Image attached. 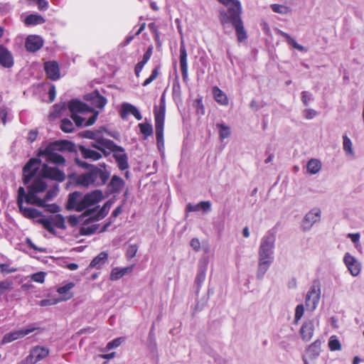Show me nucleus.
Returning a JSON list of instances; mask_svg holds the SVG:
<instances>
[{"label":"nucleus","mask_w":364,"mask_h":364,"mask_svg":"<svg viewBox=\"0 0 364 364\" xmlns=\"http://www.w3.org/2000/svg\"><path fill=\"white\" fill-rule=\"evenodd\" d=\"M111 203L109 201L106 202L103 206L97 211V214L92 217V220L98 221L104 218L109 213L111 208Z\"/></svg>","instance_id":"4c0bfd02"},{"label":"nucleus","mask_w":364,"mask_h":364,"mask_svg":"<svg viewBox=\"0 0 364 364\" xmlns=\"http://www.w3.org/2000/svg\"><path fill=\"white\" fill-rule=\"evenodd\" d=\"M213 94L215 101L221 105H228V98L225 93L217 86L213 87Z\"/></svg>","instance_id":"2f4dec72"},{"label":"nucleus","mask_w":364,"mask_h":364,"mask_svg":"<svg viewBox=\"0 0 364 364\" xmlns=\"http://www.w3.org/2000/svg\"><path fill=\"white\" fill-rule=\"evenodd\" d=\"M44 68L46 73V75L49 79L56 80L60 78V69L57 62H46L45 63Z\"/></svg>","instance_id":"393cba45"},{"label":"nucleus","mask_w":364,"mask_h":364,"mask_svg":"<svg viewBox=\"0 0 364 364\" xmlns=\"http://www.w3.org/2000/svg\"><path fill=\"white\" fill-rule=\"evenodd\" d=\"M80 152L82 157L86 159H90L92 161H97L102 159V154L101 152L92 150L90 148H87L84 146L79 147Z\"/></svg>","instance_id":"cd10ccee"},{"label":"nucleus","mask_w":364,"mask_h":364,"mask_svg":"<svg viewBox=\"0 0 364 364\" xmlns=\"http://www.w3.org/2000/svg\"><path fill=\"white\" fill-rule=\"evenodd\" d=\"M287 43L289 45H291L292 47H294V48L298 50H300V51H305L306 50L305 48L303 46H301V45L298 44L296 43V41L294 38H292L291 37L290 39H289L287 41Z\"/></svg>","instance_id":"e2e57ef3"},{"label":"nucleus","mask_w":364,"mask_h":364,"mask_svg":"<svg viewBox=\"0 0 364 364\" xmlns=\"http://www.w3.org/2000/svg\"><path fill=\"white\" fill-rule=\"evenodd\" d=\"M328 347L332 351L339 350L341 349L340 341L336 336H332L330 337L328 341Z\"/></svg>","instance_id":"c03bdc74"},{"label":"nucleus","mask_w":364,"mask_h":364,"mask_svg":"<svg viewBox=\"0 0 364 364\" xmlns=\"http://www.w3.org/2000/svg\"><path fill=\"white\" fill-rule=\"evenodd\" d=\"M97 230V228L95 226H91V227H83L81 229V232L84 235H91L94 233Z\"/></svg>","instance_id":"338daca9"},{"label":"nucleus","mask_w":364,"mask_h":364,"mask_svg":"<svg viewBox=\"0 0 364 364\" xmlns=\"http://www.w3.org/2000/svg\"><path fill=\"white\" fill-rule=\"evenodd\" d=\"M26 243L27 245H28V247L37 252H46V248L44 247H37L32 241L31 239H26Z\"/></svg>","instance_id":"680f3d73"},{"label":"nucleus","mask_w":364,"mask_h":364,"mask_svg":"<svg viewBox=\"0 0 364 364\" xmlns=\"http://www.w3.org/2000/svg\"><path fill=\"white\" fill-rule=\"evenodd\" d=\"M0 65L6 68H10L14 65V58L11 53L1 45H0Z\"/></svg>","instance_id":"a878e982"},{"label":"nucleus","mask_w":364,"mask_h":364,"mask_svg":"<svg viewBox=\"0 0 364 364\" xmlns=\"http://www.w3.org/2000/svg\"><path fill=\"white\" fill-rule=\"evenodd\" d=\"M347 237L351 240V241L355 244V247L358 246L360 237L359 233H348Z\"/></svg>","instance_id":"69168bd1"},{"label":"nucleus","mask_w":364,"mask_h":364,"mask_svg":"<svg viewBox=\"0 0 364 364\" xmlns=\"http://www.w3.org/2000/svg\"><path fill=\"white\" fill-rule=\"evenodd\" d=\"M121 343H122V338H115V339L112 340V341L109 342L107 344V347L106 348L108 350L116 348H117L118 346H120Z\"/></svg>","instance_id":"13d9d810"},{"label":"nucleus","mask_w":364,"mask_h":364,"mask_svg":"<svg viewBox=\"0 0 364 364\" xmlns=\"http://www.w3.org/2000/svg\"><path fill=\"white\" fill-rule=\"evenodd\" d=\"M68 107L72 113V119L77 127L92 125L100 113V111H94L92 108L78 100H71Z\"/></svg>","instance_id":"f03ea898"},{"label":"nucleus","mask_w":364,"mask_h":364,"mask_svg":"<svg viewBox=\"0 0 364 364\" xmlns=\"http://www.w3.org/2000/svg\"><path fill=\"white\" fill-rule=\"evenodd\" d=\"M301 102L303 104L307 107L309 105V102L314 100L313 95L307 91H303L301 92Z\"/></svg>","instance_id":"864d4df0"},{"label":"nucleus","mask_w":364,"mask_h":364,"mask_svg":"<svg viewBox=\"0 0 364 364\" xmlns=\"http://www.w3.org/2000/svg\"><path fill=\"white\" fill-rule=\"evenodd\" d=\"M74 286H75L74 283L70 282V283L65 284V286H63L58 289L57 291L60 294H68V296L64 297L62 300L65 301V300L70 299L73 296V294H70L69 291L71 289H73L74 287Z\"/></svg>","instance_id":"ea45409f"},{"label":"nucleus","mask_w":364,"mask_h":364,"mask_svg":"<svg viewBox=\"0 0 364 364\" xmlns=\"http://www.w3.org/2000/svg\"><path fill=\"white\" fill-rule=\"evenodd\" d=\"M138 250V247L136 245H130L129 247L127 248V252H126V257L127 259H130L133 258Z\"/></svg>","instance_id":"5fc2aeb1"},{"label":"nucleus","mask_w":364,"mask_h":364,"mask_svg":"<svg viewBox=\"0 0 364 364\" xmlns=\"http://www.w3.org/2000/svg\"><path fill=\"white\" fill-rule=\"evenodd\" d=\"M73 181L77 186L85 188L93 187V182L90 170L81 173L73 175L71 176Z\"/></svg>","instance_id":"4be33fe9"},{"label":"nucleus","mask_w":364,"mask_h":364,"mask_svg":"<svg viewBox=\"0 0 364 364\" xmlns=\"http://www.w3.org/2000/svg\"><path fill=\"white\" fill-rule=\"evenodd\" d=\"M318 112L313 109H306L304 110V115L307 119H312L317 116Z\"/></svg>","instance_id":"bf43d9fd"},{"label":"nucleus","mask_w":364,"mask_h":364,"mask_svg":"<svg viewBox=\"0 0 364 364\" xmlns=\"http://www.w3.org/2000/svg\"><path fill=\"white\" fill-rule=\"evenodd\" d=\"M46 273L43 272H39L31 275V280L38 282V283H43L45 280Z\"/></svg>","instance_id":"6e6d98bb"},{"label":"nucleus","mask_w":364,"mask_h":364,"mask_svg":"<svg viewBox=\"0 0 364 364\" xmlns=\"http://www.w3.org/2000/svg\"><path fill=\"white\" fill-rule=\"evenodd\" d=\"M41 173L44 178L58 182H63L65 179V174L63 171L58 168L50 166L47 164L42 165Z\"/></svg>","instance_id":"4468645a"},{"label":"nucleus","mask_w":364,"mask_h":364,"mask_svg":"<svg viewBox=\"0 0 364 364\" xmlns=\"http://www.w3.org/2000/svg\"><path fill=\"white\" fill-rule=\"evenodd\" d=\"M139 127L141 134L146 137L151 136L153 134L152 125L149 123H140Z\"/></svg>","instance_id":"37998d69"},{"label":"nucleus","mask_w":364,"mask_h":364,"mask_svg":"<svg viewBox=\"0 0 364 364\" xmlns=\"http://www.w3.org/2000/svg\"><path fill=\"white\" fill-rule=\"evenodd\" d=\"M23 202L26 203V191L23 187H19L18 189V196L16 203L19 208L20 213L26 218L33 219L41 215V212L33 208H27L23 205Z\"/></svg>","instance_id":"f8f14e48"},{"label":"nucleus","mask_w":364,"mask_h":364,"mask_svg":"<svg viewBox=\"0 0 364 364\" xmlns=\"http://www.w3.org/2000/svg\"><path fill=\"white\" fill-rule=\"evenodd\" d=\"M18 270L16 267H11L9 263L0 264V271L2 274H7L16 272Z\"/></svg>","instance_id":"603ef678"},{"label":"nucleus","mask_w":364,"mask_h":364,"mask_svg":"<svg viewBox=\"0 0 364 364\" xmlns=\"http://www.w3.org/2000/svg\"><path fill=\"white\" fill-rule=\"evenodd\" d=\"M206 268L205 267H200L198 268L197 275L196 277V283L198 285H200L205 279Z\"/></svg>","instance_id":"09e8293b"},{"label":"nucleus","mask_w":364,"mask_h":364,"mask_svg":"<svg viewBox=\"0 0 364 364\" xmlns=\"http://www.w3.org/2000/svg\"><path fill=\"white\" fill-rule=\"evenodd\" d=\"M272 262L271 261L259 259L257 271V278L258 279L261 280L263 279Z\"/></svg>","instance_id":"f704fd0d"},{"label":"nucleus","mask_w":364,"mask_h":364,"mask_svg":"<svg viewBox=\"0 0 364 364\" xmlns=\"http://www.w3.org/2000/svg\"><path fill=\"white\" fill-rule=\"evenodd\" d=\"M13 288V282L9 280H4L0 282V297L6 291L11 290Z\"/></svg>","instance_id":"de8ad7c7"},{"label":"nucleus","mask_w":364,"mask_h":364,"mask_svg":"<svg viewBox=\"0 0 364 364\" xmlns=\"http://www.w3.org/2000/svg\"><path fill=\"white\" fill-rule=\"evenodd\" d=\"M49 232L55 235V230L54 226L60 229H65V218L62 215L57 214L50 215L47 218H40L37 220Z\"/></svg>","instance_id":"9b49d317"},{"label":"nucleus","mask_w":364,"mask_h":364,"mask_svg":"<svg viewBox=\"0 0 364 364\" xmlns=\"http://www.w3.org/2000/svg\"><path fill=\"white\" fill-rule=\"evenodd\" d=\"M43 45V40L39 36H28L26 40L25 46L28 51L36 52Z\"/></svg>","instance_id":"5701e85b"},{"label":"nucleus","mask_w":364,"mask_h":364,"mask_svg":"<svg viewBox=\"0 0 364 364\" xmlns=\"http://www.w3.org/2000/svg\"><path fill=\"white\" fill-rule=\"evenodd\" d=\"M272 11L275 13L280 14H288L291 13V9L289 6L274 4L271 5Z\"/></svg>","instance_id":"79ce46f5"},{"label":"nucleus","mask_w":364,"mask_h":364,"mask_svg":"<svg viewBox=\"0 0 364 364\" xmlns=\"http://www.w3.org/2000/svg\"><path fill=\"white\" fill-rule=\"evenodd\" d=\"M48 354V348L36 346L31 349L29 355L25 358V362L27 364H35L47 357Z\"/></svg>","instance_id":"ddd939ff"},{"label":"nucleus","mask_w":364,"mask_h":364,"mask_svg":"<svg viewBox=\"0 0 364 364\" xmlns=\"http://www.w3.org/2000/svg\"><path fill=\"white\" fill-rule=\"evenodd\" d=\"M318 324V321L311 319L307 320L302 324L301 328H300V335L301 336V338L304 341H309L313 335L315 330L316 325Z\"/></svg>","instance_id":"6ab92c4d"},{"label":"nucleus","mask_w":364,"mask_h":364,"mask_svg":"<svg viewBox=\"0 0 364 364\" xmlns=\"http://www.w3.org/2000/svg\"><path fill=\"white\" fill-rule=\"evenodd\" d=\"M180 67L182 73L183 80L186 82L188 80V62H187V50L183 41H181L180 44Z\"/></svg>","instance_id":"412c9836"},{"label":"nucleus","mask_w":364,"mask_h":364,"mask_svg":"<svg viewBox=\"0 0 364 364\" xmlns=\"http://www.w3.org/2000/svg\"><path fill=\"white\" fill-rule=\"evenodd\" d=\"M132 270V267H124V268H117L115 267L112 269L110 274V279L112 281L118 280L122 278L126 274L131 272Z\"/></svg>","instance_id":"c9c22d12"},{"label":"nucleus","mask_w":364,"mask_h":364,"mask_svg":"<svg viewBox=\"0 0 364 364\" xmlns=\"http://www.w3.org/2000/svg\"><path fill=\"white\" fill-rule=\"evenodd\" d=\"M81 136L86 139H95L97 140L100 137H102L100 136V131H91V130H86L81 133Z\"/></svg>","instance_id":"49530a36"},{"label":"nucleus","mask_w":364,"mask_h":364,"mask_svg":"<svg viewBox=\"0 0 364 364\" xmlns=\"http://www.w3.org/2000/svg\"><path fill=\"white\" fill-rule=\"evenodd\" d=\"M74 144L68 141H56L48 144L45 149H40L38 156L44 157L48 163L57 166L64 165L65 158L59 154L65 151H73Z\"/></svg>","instance_id":"7ed1b4c3"},{"label":"nucleus","mask_w":364,"mask_h":364,"mask_svg":"<svg viewBox=\"0 0 364 364\" xmlns=\"http://www.w3.org/2000/svg\"><path fill=\"white\" fill-rule=\"evenodd\" d=\"M41 160L36 158L31 159L23 168V183L28 184L31 178L36 175L37 171L39 169Z\"/></svg>","instance_id":"2eb2a0df"},{"label":"nucleus","mask_w":364,"mask_h":364,"mask_svg":"<svg viewBox=\"0 0 364 364\" xmlns=\"http://www.w3.org/2000/svg\"><path fill=\"white\" fill-rule=\"evenodd\" d=\"M321 298V286L318 281H314L305 298V305L308 310L314 311L318 306Z\"/></svg>","instance_id":"9d476101"},{"label":"nucleus","mask_w":364,"mask_h":364,"mask_svg":"<svg viewBox=\"0 0 364 364\" xmlns=\"http://www.w3.org/2000/svg\"><path fill=\"white\" fill-rule=\"evenodd\" d=\"M100 143L106 146L107 149L113 152V157L121 171L126 170L129 168L128 156L122 146L117 145L110 139H101Z\"/></svg>","instance_id":"423d86ee"},{"label":"nucleus","mask_w":364,"mask_h":364,"mask_svg":"<svg viewBox=\"0 0 364 364\" xmlns=\"http://www.w3.org/2000/svg\"><path fill=\"white\" fill-rule=\"evenodd\" d=\"M217 127L219 128V136L221 140L228 138L230 136V129L224 124H218Z\"/></svg>","instance_id":"a19ab883"},{"label":"nucleus","mask_w":364,"mask_h":364,"mask_svg":"<svg viewBox=\"0 0 364 364\" xmlns=\"http://www.w3.org/2000/svg\"><path fill=\"white\" fill-rule=\"evenodd\" d=\"M275 246V237L272 234H267L261 239L259 247V259L274 261V250Z\"/></svg>","instance_id":"6e6552de"},{"label":"nucleus","mask_w":364,"mask_h":364,"mask_svg":"<svg viewBox=\"0 0 364 364\" xmlns=\"http://www.w3.org/2000/svg\"><path fill=\"white\" fill-rule=\"evenodd\" d=\"M200 209H202L204 212H208L211 208V203L210 201H202L199 203Z\"/></svg>","instance_id":"774afa93"},{"label":"nucleus","mask_w":364,"mask_h":364,"mask_svg":"<svg viewBox=\"0 0 364 364\" xmlns=\"http://www.w3.org/2000/svg\"><path fill=\"white\" fill-rule=\"evenodd\" d=\"M220 4H223L228 9H225L226 14H232L238 11L242 10V6L239 0H218Z\"/></svg>","instance_id":"c85d7f7f"},{"label":"nucleus","mask_w":364,"mask_h":364,"mask_svg":"<svg viewBox=\"0 0 364 364\" xmlns=\"http://www.w3.org/2000/svg\"><path fill=\"white\" fill-rule=\"evenodd\" d=\"M124 181L117 175H114L109 181L107 187L111 193H119L124 187Z\"/></svg>","instance_id":"bb28decb"},{"label":"nucleus","mask_w":364,"mask_h":364,"mask_svg":"<svg viewBox=\"0 0 364 364\" xmlns=\"http://www.w3.org/2000/svg\"><path fill=\"white\" fill-rule=\"evenodd\" d=\"M159 71L158 68H155L152 70L151 75L148 77L142 84L143 86H147L151 82H153L158 76Z\"/></svg>","instance_id":"4d7b16f0"},{"label":"nucleus","mask_w":364,"mask_h":364,"mask_svg":"<svg viewBox=\"0 0 364 364\" xmlns=\"http://www.w3.org/2000/svg\"><path fill=\"white\" fill-rule=\"evenodd\" d=\"M306 168L308 172L311 174H316L320 171L321 168V163L318 159H312L308 161Z\"/></svg>","instance_id":"e433bc0d"},{"label":"nucleus","mask_w":364,"mask_h":364,"mask_svg":"<svg viewBox=\"0 0 364 364\" xmlns=\"http://www.w3.org/2000/svg\"><path fill=\"white\" fill-rule=\"evenodd\" d=\"M85 100L90 102L92 107L98 108L100 110H102L107 102V99L102 96L97 90L86 95Z\"/></svg>","instance_id":"a211bd4d"},{"label":"nucleus","mask_w":364,"mask_h":364,"mask_svg":"<svg viewBox=\"0 0 364 364\" xmlns=\"http://www.w3.org/2000/svg\"><path fill=\"white\" fill-rule=\"evenodd\" d=\"M45 21V18L41 15L32 14L27 16L24 20V23L27 26H36L43 24Z\"/></svg>","instance_id":"72a5a7b5"},{"label":"nucleus","mask_w":364,"mask_h":364,"mask_svg":"<svg viewBox=\"0 0 364 364\" xmlns=\"http://www.w3.org/2000/svg\"><path fill=\"white\" fill-rule=\"evenodd\" d=\"M90 171L93 180V187L105 185L110 176V173L107 171L105 163L98 166H92Z\"/></svg>","instance_id":"1a4fd4ad"},{"label":"nucleus","mask_w":364,"mask_h":364,"mask_svg":"<svg viewBox=\"0 0 364 364\" xmlns=\"http://www.w3.org/2000/svg\"><path fill=\"white\" fill-rule=\"evenodd\" d=\"M132 114L137 120H141L142 116L139 109L132 104L124 102L122 105L120 115L122 119H125L127 116Z\"/></svg>","instance_id":"b1692460"},{"label":"nucleus","mask_w":364,"mask_h":364,"mask_svg":"<svg viewBox=\"0 0 364 364\" xmlns=\"http://www.w3.org/2000/svg\"><path fill=\"white\" fill-rule=\"evenodd\" d=\"M304 313V307L303 304H299L296 306L295 309V314H294V323L298 324L299 321L303 316Z\"/></svg>","instance_id":"3c124183"},{"label":"nucleus","mask_w":364,"mask_h":364,"mask_svg":"<svg viewBox=\"0 0 364 364\" xmlns=\"http://www.w3.org/2000/svg\"><path fill=\"white\" fill-rule=\"evenodd\" d=\"M35 1L40 11H46L48 9V1L47 0H36Z\"/></svg>","instance_id":"052dcab7"},{"label":"nucleus","mask_w":364,"mask_h":364,"mask_svg":"<svg viewBox=\"0 0 364 364\" xmlns=\"http://www.w3.org/2000/svg\"><path fill=\"white\" fill-rule=\"evenodd\" d=\"M343 149L347 155L354 156V151L353 149V144L350 138L344 135L343 136Z\"/></svg>","instance_id":"58836bf2"},{"label":"nucleus","mask_w":364,"mask_h":364,"mask_svg":"<svg viewBox=\"0 0 364 364\" xmlns=\"http://www.w3.org/2000/svg\"><path fill=\"white\" fill-rule=\"evenodd\" d=\"M102 198L103 193L100 190H95L85 195L79 191H75L69 194L67 208L77 212L86 210L85 215H90L98 208L97 205Z\"/></svg>","instance_id":"f257e3e1"},{"label":"nucleus","mask_w":364,"mask_h":364,"mask_svg":"<svg viewBox=\"0 0 364 364\" xmlns=\"http://www.w3.org/2000/svg\"><path fill=\"white\" fill-rule=\"evenodd\" d=\"M152 54V47H149L143 55V59L139 61L135 66L134 72L136 77H139L144 66L149 60Z\"/></svg>","instance_id":"7c9ffc66"},{"label":"nucleus","mask_w":364,"mask_h":364,"mask_svg":"<svg viewBox=\"0 0 364 364\" xmlns=\"http://www.w3.org/2000/svg\"><path fill=\"white\" fill-rule=\"evenodd\" d=\"M47 187V184L42 178H36L28 186V193H26V203L38 207L45 206V200L38 198L37 194L43 193Z\"/></svg>","instance_id":"39448f33"},{"label":"nucleus","mask_w":364,"mask_h":364,"mask_svg":"<svg viewBox=\"0 0 364 364\" xmlns=\"http://www.w3.org/2000/svg\"><path fill=\"white\" fill-rule=\"evenodd\" d=\"M321 341L320 340L315 341L311 344L307 349V355L311 359H314L318 356L321 352Z\"/></svg>","instance_id":"473e14b6"},{"label":"nucleus","mask_w":364,"mask_h":364,"mask_svg":"<svg viewBox=\"0 0 364 364\" xmlns=\"http://www.w3.org/2000/svg\"><path fill=\"white\" fill-rule=\"evenodd\" d=\"M101 139H106L104 137H100L98 139L95 140V142H92L90 144V146L92 147H94L96 149H97L100 152H101V154H104L105 156H107V152L105 151V149H107L106 146H103L100 141H101Z\"/></svg>","instance_id":"8fccbe9b"},{"label":"nucleus","mask_w":364,"mask_h":364,"mask_svg":"<svg viewBox=\"0 0 364 364\" xmlns=\"http://www.w3.org/2000/svg\"><path fill=\"white\" fill-rule=\"evenodd\" d=\"M343 262L350 274L353 277L358 276L361 271V265L358 260L349 252H346L343 257Z\"/></svg>","instance_id":"f3484780"},{"label":"nucleus","mask_w":364,"mask_h":364,"mask_svg":"<svg viewBox=\"0 0 364 364\" xmlns=\"http://www.w3.org/2000/svg\"><path fill=\"white\" fill-rule=\"evenodd\" d=\"M108 259V254L106 252H101L98 255L92 259L87 269L90 268L101 269Z\"/></svg>","instance_id":"c756f323"},{"label":"nucleus","mask_w":364,"mask_h":364,"mask_svg":"<svg viewBox=\"0 0 364 364\" xmlns=\"http://www.w3.org/2000/svg\"><path fill=\"white\" fill-rule=\"evenodd\" d=\"M36 328L33 327H28L25 329H20L17 331H14L8 333H6L4 337L2 342L4 343H10L14 341H16L18 338H23L24 336H27L28 334L33 332L35 331Z\"/></svg>","instance_id":"aec40b11"},{"label":"nucleus","mask_w":364,"mask_h":364,"mask_svg":"<svg viewBox=\"0 0 364 364\" xmlns=\"http://www.w3.org/2000/svg\"><path fill=\"white\" fill-rule=\"evenodd\" d=\"M166 105L164 95L161 97L159 108L154 109L156 137L158 146H164V125L165 119Z\"/></svg>","instance_id":"0eeeda50"},{"label":"nucleus","mask_w":364,"mask_h":364,"mask_svg":"<svg viewBox=\"0 0 364 364\" xmlns=\"http://www.w3.org/2000/svg\"><path fill=\"white\" fill-rule=\"evenodd\" d=\"M61 129L66 133H70L74 130L73 122L68 119H63L60 125Z\"/></svg>","instance_id":"a18cd8bd"},{"label":"nucleus","mask_w":364,"mask_h":364,"mask_svg":"<svg viewBox=\"0 0 364 364\" xmlns=\"http://www.w3.org/2000/svg\"><path fill=\"white\" fill-rule=\"evenodd\" d=\"M42 208H46V210L50 213H58L60 210L58 205L56 204H46L45 206H43Z\"/></svg>","instance_id":"0e129e2a"},{"label":"nucleus","mask_w":364,"mask_h":364,"mask_svg":"<svg viewBox=\"0 0 364 364\" xmlns=\"http://www.w3.org/2000/svg\"><path fill=\"white\" fill-rule=\"evenodd\" d=\"M321 211L318 208H314L308 212L301 223V228L304 231H309L313 225L318 222L321 219Z\"/></svg>","instance_id":"dca6fc26"},{"label":"nucleus","mask_w":364,"mask_h":364,"mask_svg":"<svg viewBox=\"0 0 364 364\" xmlns=\"http://www.w3.org/2000/svg\"><path fill=\"white\" fill-rule=\"evenodd\" d=\"M241 14L242 10L232 14H226L223 8L219 10V20L223 26L224 32L226 33H230L232 30L230 24H232L235 28L237 40L240 42L245 41L247 37L240 16Z\"/></svg>","instance_id":"20e7f679"}]
</instances>
